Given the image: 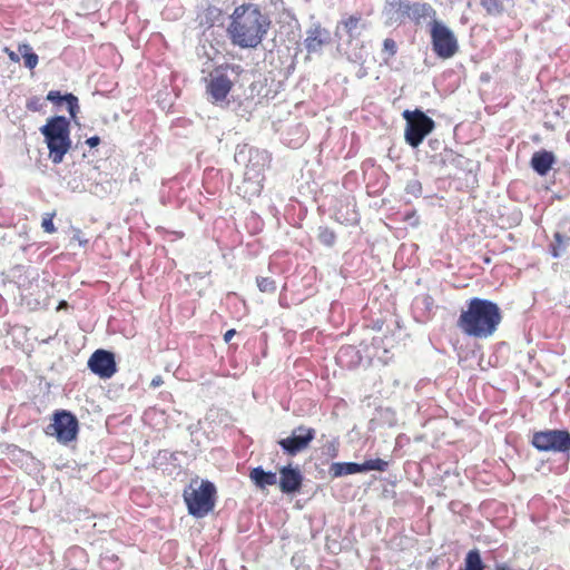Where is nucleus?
Masks as SVG:
<instances>
[{"instance_id":"nucleus-22","label":"nucleus","mask_w":570,"mask_h":570,"mask_svg":"<svg viewBox=\"0 0 570 570\" xmlns=\"http://www.w3.org/2000/svg\"><path fill=\"white\" fill-rule=\"evenodd\" d=\"M412 306L414 313L423 321H426L431 317L435 308L434 298L429 294L417 295L413 299Z\"/></svg>"},{"instance_id":"nucleus-49","label":"nucleus","mask_w":570,"mask_h":570,"mask_svg":"<svg viewBox=\"0 0 570 570\" xmlns=\"http://www.w3.org/2000/svg\"><path fill=\"white\" fill-rule=\"evenodd\" d=\"M235 334H236V331H235V330H228V331L224 334V341H225L226 343H228Z\"/></svg>"},{"instance_id":"nucleus-4","label":"nucleus","mask_w":570,"mask_h":570,"mask_svg":"<svg viewBox=\"0 0 570 570\" xmlns=\"http://www.w3.org/2000/svg\"><path fill=\"white\" fill-rule=\"evenodd\" d=\"M402 117L405 119L404 139L412 148H417L425 137L435 128L434 120L421 109L404 110Z\"/></svg>"},{"instance_id":"nucleus-30","label":"nucleus","mask_w":570,"mask_h":570,"mask_svg":"<svg viewBox=\"0 0 570 570\" xmlns=\"http://www.w3.org/2000/svg\"><path fill=\"white\" fill-rule=\"evenodd\" d=\"M63 98H65V104L67 106V109L70 114V118L77 124L76 118H77V114L79 112V109H80L78 98L71 92L65 94Z\"/></svg>"},{"instance_id":"nucleus-31","label":"nucleus","mask_w":570,"mask_h":570,"mask_svg":"<svg viewBox=\"0 0 570 570\" xmlns=\"http://www.w3.org/2000/svg\"><path fill=\"white\" fill-rule=\"evenodd\" d=\"M361 466H362V472L372 471V470L384 472V471H386L389 463H387V461L382 460V459H371V460H366L365 462L361 463Z\"/></svg>"},{"instance_id":"nucleus-46","label":"nucleus","mask_w":570,"mask_h":570,"mask_svg":"<svg viewBox=\"0 0 570 570\" xmlns=\"http://www.w3.org/2000/svg\"><path fill=\"white\" fill-rule=\"evenodd\" d=\"M7 313V302L6 299L0 295V316H3Z\"/></svg>"},{"instance_id":"nucleus-2","label":"nucleus","mask_w":570,"mask_h":570,"mask_svg":"<svg viewBox=\"0 0 570 570\" xmlns=\"http://www.w3.org/2000/svg\"><path fill=\"white\" fill-rule=\"evenodd\" d=\"M502 321L499 305L490 299L473 297L462 311L458 327L468 336L488 338L492 336Z\"/></svg>"},{"instance_id":"nucleus-19","label":"nucleus","mask_w":570,"mask_h":570,"mask_svg":"<svg viewBox=\"0 0 570 570\" xmlns=\"http://www.w3.org/2000/svg\"><path fill=\"white\" fill-rule=\"evenodd\" d=\"M361 351L354 345L342 346L336 354V362L346 368H353L362 363Z\"/></svg>"},{"instance_id":"nucleus-25","label":"nucleus","mask_w":570,"mask_h":570,"mask_svg":"<svg viewBox=\"0 0 570 570\" xmlns=\"http://www.w3.org/2000/svg\"><path fill=\"white\" fill-rule=\"evenodd\" d=\"M554 242L550 245V254L552 257L558 258L564 252L570 243V237L561 232H556L553 235Z\"/></svg>"},{"instance_id":"nucleus-16","label":"nucleus","mask_w":570,"mask_h":570,"mask_svg":"<svg viewBox=\"0 0 570 570\" xmlns=\"http://www.w3.org/2000/svg\"><path fill=\"white\" fill-rule=\"evenodd\" d=\"M279 489L285 494L296 493L301 490L303 475L297 468L286 465L279 470Z\"/></svg>"},{"instance_id":"nucleus-28","label":"nucleus","mask_w":570,"mask_h":570,"mask_svg":"<svg viewBox=\"0 0 570 570\" xmlns=\"http://www.w3.org/2000/svg\"><path fill=\"white\" fill-rule=\"evenodd\" d=\"M18 52L22 56L24 66L28 69L32 70L37 67L39 58L38 55L33 52L29 43H20L18 47Z\"/></svg>"},{"instance_id":"nucleus-17","label":"nucleus","mask_w":570,"mask_h":570,"mask_svg":"<svg viewBox=\"0 0 570 570\" xmlns=\"http://www.w3.org/2000/svg\"><path fill=\"white\" fill-rule=\"evenodd\" d=\"M264 178H254L253 175L244 173L240 184L236 187V193L247 200L258 197L263 190Z\"/></svg>"},{"instance_id":"nucleus-21","label":"nucleus","mask_w":570,"mask_h":570,"mask_svg":"<svg viewBox=\"0 0 570 570\" xmlns=\"http://www.w3.org/2000/svg\"><path fill=\"white\" fill-rule=\"evenodd\" d=\"M425 19L436 20L435 9L428 2H412L410 20L415 24H421Z\"/></svg>"},{"instance_id":"nucleus-34","label":"nucleus","mask_w":570,"mask_h":570,"mask_svg":"<svg viewBox=\"0 0 570 570\" xmlns=\"http://www.w3.org/2000/svg\"><path fill=\"white\" fill-rule=\"evenodd\" d=\"M338 446H340L338 439L337 438H333L332 440H328L324 444L325 453L330 458H336L338 455Z\"/></svg>"},{"instance_id":"nucleus-40","label":"nucleus","mask_w":570,"mask_h":570,"mask_svg":"<svg viewBox=\"0 0 570 570\" xmlns=\"http://www.w3.org/2000/svg\"><path fill=\"white\" fill-rule=\"evenodd\" d=\"M383 47L391 56L396 53V43L393 39L386 38L383 42Z\"/></svg>"},{"instance_id":"nucleus-14","label":"nucleus","mask_w":570,"mask_h":570,"mask_svg":"<svg viewBox=\"0 0 570 570\" xmlns=\"http://www.w3.org/2000/svg\"><path fill=\"white\" fill-rule=\"evenodd\" d=\"M331 41V31L322 27L320 22H315L306 30L304 46L308 53H316L320 52L324 46L330 45Z\"/></svg>"},{"instance_id":"nucleus-38","label":"nucleus","mask_w":570,"mask_h":570,"mask_svg":"<svg viewBox=\"0 0 570 570\" xmlns=\"http://www.w3.org/2000/svg\"><path fill=\"white\" fill-rule=\"evenodd\" d=\"M52 218H53V214H47V217H45L42 219L41 227L43 228V230L46 233L51 234V233L56 232V227L53 225Z\"/></svg>"},{"instance_id":"nucleus-20","label":"nucleus","mask_w":570,"mask_h":570,"mask_svg":"<svg viewBox=\"0 0 570 570\" xmlns=\"http://www.w3.org/2000/svg\"><path fill=\"white\" fill-rule=\"evenodd\" d=\"M249 479L259 490H265L267 487L275 485L277 483L276 472L265 471L261 465L250 470Z\"/></svg>"},{"instance_id":"nucleus-35","label":"nucleus","mask_w":570,"mask_h":570,"mask_svg":"<svg viewBox=\"0 0 570 570\" xmlns=\"http://www.w3.org/2000/svg\"><path fill=\"white\" fill-rule=\"evenodd\" d=\"M118 557L116 554H106L101 556L100 563L107 570H116L117 569Z\"/></svg>"},{"instance_id":"nucleus-48","label":"nucleus","mask_w":570,"mask_h":570,"mask_svg":"<svg viewBox=\"0 0 570 570\" xmlns=\"http://www.w3.org/2000/svg\"><path fill=\"white\" fill-rule=\"evenodd\" d=\"M429 146L432 148V150H438L441 146V141L438 139H430Z\"/></svg>"},{"instance_id":"nucleus-11","label":"nucleus","mask_w":570,"mask_h":570,"mask_svg":"<svg viewBox=\"0 0 570 570\" xmlns=\"http://www.w3.org/2000/svg\"><path fill=\"white\" fill-rule=\"evenodd\" d=\"M238 69H240V66L226 63L214 70L212 79L207 86V91L215 102L224 101L232 90L233 82L227 77L226 71H236Z\"/></svg>"},{"instance_id":"nucleus-12","label":"nucleus","mask_w":570,"mask_h":570,"mask_svg":"<svg viewBox=\"0 0 570 570\" xmlns=\"http://www.w3.org/2000/svg\"><path fill=\"white\" fill-rule=\"evenodd\" d=\"M88 368L100 379H110L117 372L115 354L107 350H97L88 360Z\"/></svg>"},{"instance_id":"nucleus-33","label":"nucleus","mask_w":570,"mask_h":570,"mask_svg":"<svg viewBox=\"0 0 570 570\" xmlns=\"http://www.w3.org/2000/svg\"><path fill=\"white\" fill-rule=\"evenodd\" d=\"M371 346L373 347V350H375V352L372 354H368L367 356L370 358L377 357L379 360L384 361L383 356H381L379 354V350H381V348L383 350L384 354L387 353V348L383 345V338L379 337V336L373 337Z\"/></svg>"},{"instance_id":"nucleus-32","label":"nucleus","mask_w":570,"mask_h":570,"mask_svg":"<svg viewBox=\"0 0 570 570\" xmlns=\"http://www.w3.org/2000/svg\"><path fill=\"white\" fill-rule=\"evenodd\" d=\"M256 283L263 293H274L276 291V282L273 278L259 276L256 278Z\"/></svg>"},{"instance_id":"nucleus-24","label":"nucleus","mask_w":570,"mask_h":570,"mask_svg":"<svg viewBox=\"0 0 570 570\" xmlns=\"http://www.w3.org/2000/svg\"><path fill=\"white\" fill-rule=\"evenodd\" d=\"M222 16V10L215 6H208L205 8L202 12L197 16V21L199 27H203L204 29L212 28Z\"/></svg>"},{"instance_id":"nucleus-51","label":"nucleus","mask_w":570,"mask_h":570,"mask_svg":"<svg viewBox=\"0 0 570 570\" xmlns=\"http://www.w3.org/2000/svg\"><path fill=\"white\" fill-rule=\"evenodd\" d=\"M28 108L31 109V110H38V107L36 106V104H28Z\"/></svg>"},{"instance_id":"nucleus-53","label":"nucleus","mask_w":570,"mask_h":570,"mask_svg":"<svg viewBox=\"0 0 570 570\" xmlns=\"http://www.w3.org/2000/svg\"><path fill=\"white\" fill-rule=\"evenodd\" d=\"M569 232H570V222H569Z\"/></svg>"},{"instance_id":"nucleus-18","label":"nucleus","mask_w":570,"mask_h":570,"mask_svg":"<svg viewBox=\"0 0 570 570\" xmlns=\"http://www.w3.org/2000/svg\"><path fill=\"white\" fill-rule=\"evenodd\" d=\"M556 163V156L552 151L541 149L535 151L530 160L531 168L539 175L546 176Z\"/></svg>"},{"instance_id":"nucleus-50","label":"nucleus","mask_w":570,"mask_h":570,"mask_svg":"<svg viewBox=\"0 0 570 570\" xmlns=\"http://www.w3.org/2000/svg\"><path fill=\"white\" fill-rule=\"evenodd\" d=\"M68 307V303L66 301H61L58 306H57V311H60V309H65Z\"/></svg>"},{"instance_id":"nucleus-39","label":"nucleus","mask_w":570,"mask_h":570,"mask_svg":"<svg viewBox=\"0 0 570 570\" xmlns=\"http://www.w3.org/2000/svg\"><path fill=\"white\" fill-rule=\"evenodd\" d=\"M47 99L56 105L65 102L63 95L58 90H50L47 95Z\"/></svg>"},{"instance_id":"nucleus-7","label":"nucleus","mask_w":570,"mask_h":570,"mask_svg":"<svg viewBox=\"0 0 570 570\" xmlns=\"http://www.w3.org/2000/svg\"><path fill=\"white\" fill-rule=\"evenodd\" d=\"M431 42L434 53L442 59L452 58L459 50L453 31L439 20L430 21Z\"/></svg>"},{"instance_id":"nucleus-47","label":"nucleus","mask_w":570,"mask_h":570,"mask_svg":"<svg viewBox=\"0 0 570 570\" xmlns=\"http://www.w3.org/2000/svg\"><path fill=\"white\" fill-rule=\"evenodd\" d=\"M309 428L305 426V425H299L297 428H295L292 432V434H305L306 431H308Z\"/></svg>"},{"instance_id":"nucleus-42","label":"nucleus","mask_w":570,"mask_h":570,"mask_svg":"<svg viewBox=\"0 0 570 570\" xmlns=\"http://www.w3.org/2000/svg\"><path fill=\"white\" fill-rule=\"evenodd\" d=\"M158 455H159V458H163L165 460H170L171 462L177 460V453H171L167 450L160 451Z\"/></svg>"},{"instance_id":"nucleus-45","label":"nucleus","mask_w":570,"mask_h":570,"mask_svg":"<svg viewBox=\"0 0 570 570\" xmlns=\"http://www.w3.org/2000/svg\"><path fill=\"white\" fill-rule=\"evenodd\" d=\"M163 383H164V382H163L161 376H159V375H158V376H155V377L151 380V382H150V386H151V387H154V389H156V387L160 386Z\"/></svg>"},{"instance_id":"nucleus-27","label":"nucleus","mask_w":570,"mask_h":570,"mask_svg":"<svg viewBox=\"0 0 570 570\" xmlns=\"http://www.w3.org/2000/svg\"><path fill=\"white\" fill-rule=\"evenodd\" d=\"M461 570H484V563L478 549L470 550L466 553Z\"/></svg>"},{"instance_id":"nucleus-6","label":"nucleus","mask_w":570,"mask_h":570,"mask_svg":"<svg viewBox=\"0 0 570 570\" xmlns=\"http://www.w3.org/2000/svg\"><path fill=\"white\" fill-rule=\"evenodd\" d=\"M234 159L237 164L245 166V174H250L254 178L265 177L264 171L271 163V156L266 150L247 144L237 145Z\"/></svg>"},{"instance_id":"nucleus-15","label":"nucleus","mask_w":570,"mask_h":570,"mask_svg":"<svg viewBox=\"0 0 570 570\" xmlns=\"http://www.w3.org/2000/svg\"><path fill=\"white\" fill-rule=\"evenodd\" d=\"M315 434L316 432L314 429H308L305 434H292L288 438L279 440L278 444L284 453L288 455H296L309 445L314 440Z\"/></svg>"},{"instance_id":"nucleus-9","label":"nucleus","mask_w":570,"mask_h":570,"mask_svg":"<svg viewBox=\"0 0 570 570\" xmlns=\"http://www.w3.org/2000/svg\"><path fill=\"white\" fill-rule=\"evenodd\" d=\"M79 431V423L75 414L66 410L56 411L52 423H50L46 433L55 436L61 444H68L76 440Z\"/></svg>"},{"instance_id":"nucleus-23","label":"nucleus","mask_w":570,"mask_h":570,"mask_svg":"<svg viewBox=\"0 0 570 570\" xmlns=\"http://www.w3.org/2000/svg\"><path fill=\"white\" fill-rule=\"evenodd\" d=\"M328 472L333 478H341L343 475L361 473L362 466L361 463L355 462H334L331 464Z\"/></svg>"},{"instance_id":"nucleus-41","label":"nucleus","mask_w":570,"mask_h":570,"mask_svg":"<svg viewBox=\"0 0 570 570\" xmlns=\"http://www.w3.org/2000/svg\"><path fill=\"white\" fill-rule=\"evenodd\" d=\"M3 52L7 53L8 58L12 61V62H19L20 61V57L17 52H14L13 50H11L10 48L8 47H4L3 48Z\"/></svg>"},{"instance_id":"nucleus-43","label":"nucleus","mask_w":570,"mask_h":570,"mask_svg":"<svg viewBox=\"0 0 570 570\" xmlns=\"http://www.w3.org/2000/svg\"><path fill=\"white\" fill-rule=\"evenodd\" d=\"M86 144H87L90 148H95V147H97V146L100 144V138H99L98 136L89 137V138L86 140Z\"/></svg>"},{"instance_id":"nucleus-1","label":"nucleus","mask_w":570,"mask_h":570,"mask_svg":"<svg viewBox=\"0 0 570 570\" xmlns=\"http://www.w3.org/2000/svg\"><path fill=\"white\" fill-rule=\"evenodd\" d=\"M269 27V18L257 6L243 4L235 8L227 32L233 45L243 49L256 48Z\"/></svg>"},{"instance_id":"nucleus-13","label":"nucleus","mask_w":570,"mask_h":570,"mask_svg":"<svg viewBox=\"0 0 570 570\" xmlns=\"http://www.w3.org/2000/svg\"><path fill=\"white\" fill-rule=\"evenodd\" d=\"M412 2L410 0H386L383 9V14L386 19V24H402L406 19H410Z\"/></svg>"},{"instance_id":"nucleus-52","label":"nucleus","mask_w":570,"mask_h":570,"mask_svg":"<svg viewBox=\"0 0 570 570\" xmlns=\"http://www.w3.org/2000/svg\"><path fill=\"white\" fill-rule=\"evenodd\" d=\"M75 552H79V553H82V550L81 549H73Z\"/></svg>"},{"instance_id":"nucleus-26","label":"nucleus","mask_w":570,"mask_h":570,"mask_svg":"<svg viewBox=\"0 0 570 570\" xmlns=\"http://www.w3.org/2000/svg\"><path fill=\"white\" fill-rule=\"evenodd\" d=\"M480 2L490 16H500L511 6V0H480Z\"/></svg>"},{"instance_id":"nucleus-8","label":"nucleus","mask_w":570,"mask_h":570,"mask_svg":"<svg viewBox=\"0 0 570 570\" xmlns=\"http://www.w3.org/2000/svg\"><path fill=\"white\" fill-rule=\"evenodd\" d=\"M531 444L540 452L569 453L570 432L568 430H544L534 432Z\"/></svg>"},{"instance_id":"nucleus-10","label":"nucleus","mask_w":570,"mask_h":570,"mask_svg":"<svg viewBox=\"0 0 570 570\" xmlns=\"http://www.w3.org/2000/svg\"><path fill=\"white\" fill-rule=\"evenodd\" d=\"M368 28V22L358 12L344 14L337 22L334 36L338 41L351 43Z\"/></svg>"},{"instance_id":"nucleus-5","label":"nucleus","mask_w":570,"mask_h":570,"mask_svg":"<svg viewBox=\"0 0 570 570\" xmlns=\"http://www.w3.org/2000/svg\"><path fill=\"white\" fill-rule=\"evenodd\" d=\"M216 488L210 481H203L198 489L185 491L184 500L188 513L195 518H204L215 507Z\"/></svg>"},{"instance_id":"nucleus-37","label":"nucleus","mask_w":570,"mask_h":570,"mask_svg":"<svg viewBox=\"0 0 570 570\" xmlns=\"http://www.w3.org/2000/svg\"><path fill=\"white\" fill-rule=\"evenodd\" d=\"M403 219L412 227H416L420 224V218L416 214V210H410L405 213Z\"/></svg>"},{"instance_id":"nucleus-29","label":"nucleus","mask_w":570,"mask_h":570,"mask_svg":"<svg viewBox=\"0 0 570 570\" xmlns=\"http://www.w3.org/2000/svg\"><path fill=\"white\" fill-rule=\"evenodd\" d=\"M317 238L323 245L332 247L336 242V234L326 226H320Z\"/></svg>"},{"instance_id":"nucleus-44","label":"nucleus","mask_w":570,"mask_h":570,"mask_svg":"<svg viewBox=\"0 0 570 570\" xmlns=\"http://www.w3.org/2000/svg\"><path fill=\"white\" fill-rule=\"evenodd\" d=\"M73 239H76L80 246H86L88 244V239L81 237V232L77 230L73 235Z\"/></svg>"},{"instance_id":"nucleus-36","label":"nucleus","mask_w":570,"mask_h":570,"mask_svg":"<svg viewBox=\"0 0 570 570\" xmlns=\"http://www.w3.org/2000/svg\"><path fill=\"white\" fill-rule=\"evenodd\" d=\"M405 191L410 195L419 197L422 194V185L417 179H411L406 183Z\"/></svg>"},{"instance_id":"nucleus-3","label":"nucleus","mask_w":570,"mask_h":570,"mask_svg":"<svg viewBox=\"0 0 570 570\" xmlns=\"http://www.w3.org/2000/svg\"><path fill=\"white\" fill-rule=\"evenodd\" d=\"M49 149V159L53 164L62 163L71 148L70 121L65 116H53L40 128Z\"/></svg>"}]
</instances>
